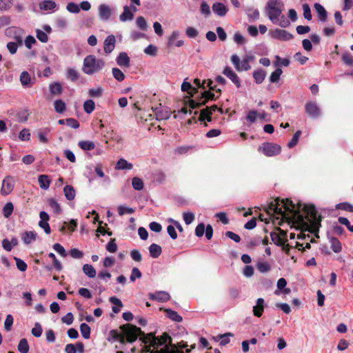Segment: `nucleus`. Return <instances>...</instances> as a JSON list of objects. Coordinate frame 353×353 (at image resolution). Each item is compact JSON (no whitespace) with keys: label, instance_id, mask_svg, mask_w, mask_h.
<instances>
[{"label":"nucleus","instance_id":"1","mask_svg":"<svg viewBox=\"0 0 353 353\" xmlns=\"http://www.w3.org/2000/svg\"><path fill=\"white\" fill-rule=\"evenodd\" d=\"M142 341L145 345L141 353H183L172 344L171 337L166 333L160 337L150 333L144 336Z\"/></svg>","mask_w":353,"mask_h":353},{"label":"nucleus","instance_id":"2","mask_svg":"<svg viewBox=\"0 0 353 353\" xmlns=\"http://www.w3.org/2000/svg\"><path fill=\"white\" fill-rule=\"evenodd\" d=\"M105 63L102 59H98L94 55H88L83 59L82 70L88 75L99 72L105 67Z\"/></svg>","mask_w":353,"mask_h":353},{"label":"nucleus","instance_id":"3","mask_svg":"<svg viewBox=\"0 0 353 353\" xmlns=\"http://www.w3.org/2000/svg\"><path fill=\"white\" fill-rule=\"evenodd\" d=\"M120 328L122 334L116 333L114 337L119 339L121 343L125 342V339H126L129 343L134 342L137 339L138 335L141 332L139 327L130 324L123 325L121 326Z\"/></svg>","mask_w":353,"mask_h":353},{"label":"nucleus","instance_id":"4","mask_svg":"<svg viewBox=\"0 0 353 353\" xmlns=\"http://www.w3.org/2000/svg\"><path fill=\"white\" fill-rule=\"evenodd\" d=\"M283 3L281 0H269L267 3L266 10L268 18L273 23L279 21L282 12Z\"/></svg>","mask_w":353,"mask_h":353},{"label":"nucleus","instance_id":"5","mask_svg":"<svg viewBox=\"0 0 353 353\" xmlns=\"http://www.w3.org/2000/svg\"><path fill=\"white\" fill-rule=\"evenodd\" d=\"M282 203H279V201L276 200L274 202L270 203V208L273 211V212L278 215L284 216L285 212L283 210L284 208L286 211H288L291 213L296 215L298 212L295 209V205L289 200L282 201Z\"/></svg>","mask_w":353,"mask_h":353},{"label":"nucleus","instance_id":"6","mask_svg":"<svg viewBox=\"0 0 353 353\" xmlns=\"http://www.w3.org/2000/svg\"><path fill=\"white\" fill-rule=\"evenodd\" d=\"M258 150L262 152L267 157H273L281 152V148L276 143L267 142L260 145Z\"/></svg>","mask_w":353,"mask_h":353},{"label":"nucleus","instance_id":"7","mask_svg":"<svg viewBox=\"0 0 353 353\" xmlns=\"http://www.w3.org/2000/svg\"><path fill=\"white\" fill-rule=\"evenodd\" d=\"M305 112L312 119H317L321 115V108L316 102H307L305 105Z\"/></svg>","mask_w":353,"mask_h":353},{"label":"nucleus","instance_id":"8","mask_svg":"<svg viewBox=\"0 0 353 353\" xmlns=\"http://www.w3.org/2000/svg\"><path fill=\"white\" fill-rule=\"evenodd\" d=\"M303 210L307 215V220L312 225L316 227L320 225L321 219L317 217V212L314 205H305Z\"/></svg>","mask_w":353,"mask_h":353},{"label":"nucleus","instance_id":"9","mask_svg":"<svg viewBox=\"0 0 353 353\" xmlns=\"http://www.w3.org/2000/svg\"><path fill=\"white\" fill-rule=\"evenodd\" d=\"M98 12L100 20L108 21L114 13V9L108 4L101 3L98 7Z\"/></svg>","mask_w":353,"mask_h":353},{"label":"nucleus","instance_id":"10","mask_svg":"<svg viewBox=\"0 0 353 353\" xmlns=\"http://www.w3.org/2000/svg\"><path fill=\"white\" fill-rule=\"evenodd\" d=\"M137 11V8L134 5H130V6H125L123 12L119 16L120 21L122 22L132 21L134 18V14Z\"/></svg>","mask_w":353,"mask_h":353},{"label":"nucleus","instance_id":"11","mask_svg":"<svg viewBox=\"0 0 353 353\" xmlns=\"http://www.w3.org/2000/svg\"><path fill=\"white\" fill-rule=\"evenodd\" d=\"M14 187V181L10 176H6L2 181L1 194L3 196L10 194Z\"/></svg>","mask_w":353,"mask_h":353},{"label":"nucleus","instance_id":"12","mask_svg":"<svg viewBox=\"0 0 353 353\" xmlns=\"http://www.w3.org/2000/svg\"><path fill=\"white\" fill-rule=\"evenodd\" d=\"M215 94L210 90H205V85L200 83V107L205 104L209 100H214Z\"/></svg>","mask_w":353,"mask_h":353},{"label":"nucleus","instance_id":"13","mask_svg":"<svg viewBox=\"0 0 353 353\" xmlns=\"http://www.w3.org/2000/svg\"><path fill=\"white\" fill-rule=\"evenodd\" d=\"M23 30L20 28L11 27L8 28L6 30V34L9 36L11 34H13V39L15 40V43L18 44V46H22L23 44V37L22 33Z\"/></svg>","mask_w":353,"mask_h":353},{"label":"nucleus","instance_id":"14","mask_svg":"<svg viewBox=\"0 0 353 353\" xmlns=\"http://www.w3.org/2000/svg\"><path fill=\"white\" fill-rule=\"evenodd\" d=\"M199 103L196 102L194 100L188 99L186 102L185 107L181 109V112L186 114L189 112L190 114H194V115L197 114L198 111L196 110Z\"/></svg>","mask_w":353,"mask_h":353},{"label":"nucleus","instance_id":"15","mask_svg":"<svg viewBox=\"0 0 353 353\" xmlns=\"http://www.w3.org/2000/svg\"><path fill=\"white\" fill-rule=\"evenodd\" d=\"M153 112L155 114L156 119L158 121L168 119L171 115V111L167 107L156 108Z\"/></svg>","mask_w":353,"mask_h":353},{"label":"nucleus","instance_id":"16","mask_svg":"<svg viewBox=\"0 0 353 353\" xmlns=\"http://www.w3.org/2000/svg\"><path fill=\"white\" fill-rule=\"evenodd\" d=\"M40 221L39 222V225L42 229H43L44 232L49 234L51 232V229L48 221H49L50 216L45 211H41L39 213Z\"/></svg>","mask_w":353,"mask_h":353},{"label":"nucleus","instance_id":"17","mask_svg":"<svg viewBox=\"0 0 353 353\" xmlns=\"http://www.w3.org/2000/svg\"><path fill=\"white\" fill-rule=\"evenodd\" d=\"M217 109V106L215 105H212L210 108L206 107L203 110H200V123L202 122L204 123V125L207 126L205 123V120L208 121H211L210 114L213 111H215Z\"/></svg>","mask_w":353,"mask_h":353},{"label":"nucleus","instance_id":"18","mask_svg":"<svg viewBox=\"0 0 353 353\" xmlns=\"http://www.w3.org/2000/svg\"><path fill=\"white\" fill-rule=\"evenodd\" d=\"M39 8L48 12H54L58 10V6L54 1L44 0L39 3Z\"/></svg>","mask_w":353,"mask_h":353},{"label":"nucleus","instance_id":"19","mask_svg":"<svg viewBox=\"0 0 353 353\" xmlns=\"http://www.w3.org/2000/svg\"><path fill=\"white\" fill-rule=\"evenodd\" d=\"M223 74L228 77L236 86V88L241 87V81L237 74L232 70V69L226 66L223 71Z\"/></svg>","mask_w":353,"mask_h":353},{"label":"nucleus","instance_id":"20","mask_svg":"<svg viewBox=\"0 0 353 353\" xmlns=\"http://www.w3.org/2000/svg\"><path fill=\"white\" fill-rule=\"evenodd\" d=\"M272 37L281 41H289L293 38V35L291 33L281 29H276L273 32Z\"/></svg>","mask_w":353,"mask_h":353},{"label":"nucleus","instance_id":"21","mask_svg":"<svg viewBox=\"0 0 353 353\" xmlns=\"http://www.w3.org/2000/svg\"><path fill=\"white\" fill-rule=\"evenodd\" d=\"M212 9L215 14L221 17H225L228 12V7L221 2L214 3L212 6Z\"/></svg>","mask_w":353,"mask_h":353},{"label":"nucleus","instance_id":"22","mask_svg":"<svg viewBox=\"0 0 353 353\" xmlns=\"http://www.w3.org/2000/svg\"><path fill=\"white\" fill-rule=\"evenodd\" d=\"M116 39L112 34L108 35L103 43L104 52L106 54H110L113 51L115 47Z\"/></svg>","mask_w":353,"mask_h":353},{"label":"nucleus","instance_id":"23","mask_svg":"<svg viewBox=\"0 0 353 353\" xmlns=\"http://www.w3.org/2000/svg\"><path fill=\"white\" fill-rule=\"evenodd\" d=\"M148 296L150 300L159 302L167 301L170 298V294L165 291H158L155 293H150Z\"/></svg>","mask_w":353,"mask_h":353},{"label":"nucleus","instance_id":"24","mask_svg":"<svg viewBox=\"0 0 353 353\" xmlns=\"http://www.w3.org/2000/svg\"><path fill=\"white\" fill-rule=\"evenodd\" d=\"M205 234L207 240H210L213 236V228L211 225L207 226L204 223H200V237Z\"/></svg>","mask_w":353,"mask_h":353},{"label":"nucleus","instance_id":"25","mask_svg":"<svg viewBox=\"0 0 353 353\" xmlns=\"http://www.w3.org/2000/svg\"><path fill=\"white\" fill-rule=\"evenodd\" d=\"M116 61L119 66L128 68L130 66V59L126 52H122L119 53Z\"/></svg>","mask_w":353,"mask_h":353},{"label":"nucleus","instance_id":"26","mask_svg":"<svg viewBox=\"0 0 353 353\" xmlns=\"http://www.w3.org/2000/svg\"><path fill=\"white\" fill-rule=\"evenodd\" d=\"M179 36H180V32L178 30L172 32V33L170 35L169 40H168V45L170 46H177V47H180V46H183V41L178 40Z\"/></svg>","mask_w":353,"mask_h":353},{"label":"nucleus","instance_id":"27","mask_svg":"<svg viewBox=\"0 0 353 353\" xmlns=\"http://www.w3.org/2000/svg\"><path fill=\"white\" fill-rule=\"evenodd\" d=\"M265 301L263 298H259L256 300V305L253 307V314L256 317L262 316L264 310Z\"/></svg>","mask_w":353,"mask_h":353},{"label":"nucleus","instance_id":"28","mask_svg":"<svg viewBox=\"0 0 353 353\" xmlns=\"http://www.w3.org/2000/svg\"><path fill=\"white\" fill-rule=\"evenodd\" d=\"M314 6L318 14L319 20L322 22L326 21L327 18V12L324 7L319 3H314Z\"/></svg>","mask_w":353,"mask_h":353},{"label":"nucleus","instance_id":"29","mask_svg":"<svg viewBox=\"0 0 353 353\" xmlns=\"http://www.w3.org/2000/svg\"><path fill=\"white\" fill-rule=\"evenodd\" d=\"M164 312H165L166 316L174 322L180 323L183 321L182 316L172 309H164Z\"/></svg>","mask_w":353,"mask_h":353},{"label":"nucleus","instance_id":"30","mask_svg":"<svg viewBox=\"0 0 353 353\" xmlns=\"http://www.w3.org/2000/svg\"><path fill=\"white\" fill-rule=\"evenodd\" d=\"M37 234L34 231H27L22 234L21 239L25 244H30L36 240Z\"/></svg>","mask_w":353,"mask_h":353},{"label":"nucleus","instance_id":"31","mask_svg":"<svg viewBox=\"0 0 353 353\" xmlns=\"http://www.w3.org/2000/svg\"><path fill=\"white\" fill-rule=\"evenodd\" d=\"M148 250L151 257L154 259L158 258L162 253L161 247L156 243H152Z\"/></svg>","mask_w":353,"mask_h":353},{"label":"nucleus","instance_id":"32","mask_svg":"<svg viewBox=\"0 0 353 353\" xmlns=\"http://www.w3.org/2000/svg\"><path fill=\"white\" fill-rule=\"evenodd\" d=\"M50 132V128H43L38 130L37 136L41 143H47L49 141L47 136Z\"/></svg>","mask_w":353,"mask_h":353},{"label":"nucleus","instance_id":"33","mask_svg":"<svg viewBox=\"0 0 353 353\" xmlns=\"http://www.w3.org/2000/svg\"><path fill=\"white\" fill-rule=\"evenodd\" d=\"M20 81L23 87L30 88L32 86L30 75L26 71H23L21 73Z\"/></svg>","mask_w":353,"mask_h":353},{"label":"nucleus","instance_id":"34","mask_svg":"<svg viewBox=\"0 0 353 353\" xmlns=\"http://www.w3.org/2000/svg\"><path fill=\"white\" fill-rule=\"evenodd\" d=\"M39 186L43 190H48L50 187L51 181L48 175L42 174L38 178Z\"/></svg>","mask_w":353,"mask_h":353},{"label":"nucleus","instance_id":"35","mask_svg":"<svg viewBox=\"0 0 353 353\" xmlns=\"http://www.w3.org/2000/svg\"><path fill=\"white\" fill-rule=\"evenodd\" d=\"M266 77V72L263 69H259L253 72V78L257 84L261 83Z\"/></svg>","mask_w":353,"mask_h":353},{"label":"nucleus","instance_id":"36","mask_svg":"<svg viewBox=\"0 0 353 353\" xmlns=\"http://www.w3.org/2000/svg\"><path fill=\"white\" fill-rule=\"evenodd\" d=\"M83 273L90 279L94 278L97 275V271L90 264H85L83 265Z\"/></svg>","mask_w":353,"mask_h":353},{"label":"nucleus","instance_id":"37","mask_svg":"<svg viewBox=\"0 0 353 353\" xmlns=\"http://www.w3.org/2000/svg\"><path fill=\"white\" fill-rule=\"evenodd\" d=\"M330 243L331 244V249L334 252L339 253L341 251V243L339 241L338 239L332 236L330 238Z\"/></svg>","mask_w":353,"mask_h":353},{"label":"nucleus","instance_id":"38","mask_svg":"<svg viewBox=\"0 0 353 353\" xmlns=\"http://www.w3.org/2000/svg\"><path fill=\"white\" fill-rule=\"evenodd\" d=\"M79 147L85 151H90L95 148V144L92 141H80L78 143Z\"/></svg>","mask_w":353,"mask_h":353},{"label":"nucleus","instance_id":"39","mask_svg":"<svg viewBox=\"0 0 353 353\" xmlns=\"http://www.w3.org/2000/svg\"><path fill=\"white\" fill-rule=\"evenodd\" d=\"M63 192L65 198L69 201L73 200L75 197V190L72 185H65L63 188Z\"/></svg>","mask_w":353,"mask_h":353},{"label":"nucleus","instance_id":"40","mask_svg":"<svg viewBox=\"0 0 353 353\" xmlns=\"http://www.w3.org/2000/svg\"><path fill=\"white\" fill-rule=\"evenodd\" d=\"M133 168L132 163H128L124 159H120L116 165L115 168L117 170H131Z\"/></svg>","mask_w":353,"mask_h":353},{"label":"nucleus","instance_id":"41","mask_svg":"<svg viewBox=\"0 0 353 353\" xmlns=\"http://www.w3.org/2000/svg\"><path fill=\"white\" fill-rule=\"evenodd\" d=\"M49 90L52 94H60L62 92V85L59 82H54L49 85Z\"/></svg>","mask_w":353,"mask_h":353},{"label":"nucleus","instance_id":"42","mask_svg":"<svg viewBox=\"0 0 353 353\" xmlns=\"http://www.w3.org/2000/svg\"><path fill=\"white\" fill-rule=\"evenodd\" d=\"M80 332L82 336L85 339H88L90 337L91 329L90 327L85 323H83L80 325Z\"/></svg>","mask_w":353,"mask_h":353},{"label":"nucleus","instance_id":"43","mask_svg":"<svg viewBox=\"0 0 353 353\" xmlns=\"http://www.w3.org/2000/svg\"><path fill=\"white\" fill-rule=\"evenodd\" d=\"M48 203L49 206L52 209L54 213L61 214V208L59 203L54 198H50L48 201Z\"/></svg>","mask_w":353,"mask_h":353},{"label":"nucleus","instance_id":"44","mask_svg":"<svg viewBox=\"0 0 353 353\" xmlns=\"http://www.w3.org/2000/svg\"><path fill=\"white\" fill-rule=\"evenodd\" d=\"M95 108V103L92 99H88L83 103V110L87 114L92 113Z\"/></svg>","mask_w":353,"mask_h":353},{"label":"nucleus","instance_id":"45","mask_svg":"<svg viewBox=\"0 0 353 353\" xmlns=\"http://www.w3.org/2000/svg\"><path fill=\"white\" fill-rule=\"evenodd\" d=\"M17 348L21 353H28L30 349L28 341L26 339H21Z\"/></svg>","mask_w":353,"mask_h":353},{"label":"nucleus","instance_id":"46","mask_svg":"<svg viewBox=\"0 0 353 353\" xmlns=\"http://www.w3.org/2000/svg\"><path fill=\"white\" fill-rule=\"evenodd\" d=\"M232 336H233L232 334L228 332V333H225L223 334H220V335L217 336L216 340L219 339L220 341V345L222 346H224L230 343V337Z\"/></svg>","mask_w":353,"mask_h":353},{"label":"nucleus","instance_id":"47","mask_svg":"<svg viewBox=\"0 0 353 353\" xmlns=\"http://www.w3.org/2000/svg\"><path fill=\"white\" fill-rule=\"evenodd\" d=\"M103 89L99 86L94 88H90L88 90V94L90 97L98 98L103 94Z\"/></svg>","mask_w":353,"mask_h":353},{"label":"nucleus","instance_id":"48","mask_svg":"<svg viewBox=\"0 0 353 353\" xmlns=\"http://www.w3.org/2000/svg\"><path fill=\"white\" fill-rule=\"evenodd\" d=\"M14 205L11 202H8L3 208V214L6 218H8L13 212Z\"/></svg>","mask_w":353,"mask_h":353},{"label":"nucleus","instance_id":"49","mask_svg":"<svg viewBox=\"0 0 353 353\" xmlns=\"http://www.w3.org/2000/svg\"><path fill=\"white\" fill-rule=\"evenodd\" d=\"M283 71L281 68H276L274 72H272L270 76V81L271 83H276L279 81L280 77L282 74Z\"/></svg>","mask_w":353,"mask_h":353},{"label":"nucleus","instance_id":"50","mask_svg":"<svg viewBox=\"0 0 353 353\" xmlns=\"http://www.w3.org/2000/svg\"><path fill=\"white\" fill-rule=\"evenodd\" d=\"M270 237L274 243L278 246L284 245L285 242H283L281 236L275 232H272L270 233Z\"/></svg>","mask_w":353,"mask_h":353},{"label":"nucleus","instance_id":"51","mask_svg":"<svg viewBox=\"0 0 353 353\" xmlns=\"http://www.w3.org/2000/svg\"><path fill=\"white\" fill-rule=\"evenodd\" d=\"M54 107L58 113H63L65 110V103L61 99H57L54 102Z\"/></svg>","mask_w":353,"mask_h":353},{"label":"nucleus","instance_id":"52","mask_svg":"<svg viewBox=\"0 0 353 353\" xmlns=\"http://www.w3.org/2000/svg\"><path fill=\"white\" fill-rule=\"evenodd\" d=\"M136 24L141 30L146 31L148 30V26L143 17H138L136 19Z\"/></svg>","mask_w":353,"mask_h":353},{"label":"nucleus","instance_id":"53","mask_svg":"<svg viewBox=\"0 0 353 353\" xmlns=\"http://www.w3.org/2000/svg\"><path fill=\"white\" fill-rule=\"evenodd\" d=\"M30 130L28 128L22 129L19 134V139L21 141H28L30 139Z\"/></svg>","mask_w":353,"mask_h":353},{"label":"nucleus","instance_id":"54","mask_svg":"<svg viewBox=\"0 0 353 353\" xmlns=\"http://www.w3.org/2000/svg\"><path fill=\"white\" fill-rule=\"evenodd\" d=\"M257 270L261 272L265 273L270 270L271 266L268 262H258L256 264Z\"/></svg>","mask_w":353,"mask_h":353},{"label":"nucleus","instance_id":"55","mask_svg":"<svg viewBox=\"0 0 353 353\" xmlns=\"http://www.w3.org/2000/svg\"><path fill=\"white\" fill-rule=\"evenodd\" d=\"M112 75L114 78L118 81H123L125 79V74L120 69L117 68H112Z\"/></svg>","mask_w":353,"mask_h":353},{"label":"nucleus","instance_id":"56","mask_svg":"<svg viewBox=\"0 0 353 353\" xmlns=\"http://www.w3.org/2000/svg\"><path fill=\"white\" fill-rule=\"evenodd\" d=\"M67 78L72 81H76L79 77V73L73 68H69L67 71Z\"/></svg>","mask_w":353,"mask_h":353},{"label":"nucleus","instance_id":"57","mask_svg":"<svg viewBox=\"0 0 353 353\" xmlns=\"http://www.w3.org/2000/svg\"><path fill=\"white\" fill-rule=\"evenodd\" d=\"M14 259L16 261L17 268L19 271H21V272L26 271L28 265L24 261H23L22 259H21L17 256H14Z\"/></svg>","mask_w":353,"mask_h":353},{"label":"nucleus","instance_id":"58","mask_svg":"<svg viewBox=\"0 0 353 353\" xmlns=\"http://www.w3.org/2000/svg\"><path fill=\"white\" fill-rule=\"evenodd\" d=\"M132 185L134 190H141L143 188V182L139 177H134L132 181Z\"/></svg>","mask_w":353,"mask_h":353},{"label":"nucleus","instance_id":"59","mask_svg":"<svg viewBox=\"0 0 353 353\" xmlns=\"http://www.w3.org/2000/svg\"><path fill=\"white\" fill-rule=\"evenodd\" d=\"M36 37L42 43H47L48 41V36L46 32L40 29L36 30Z\"/></svg>","mask_w":353,"mask_h":353},{"label":"nucleus","instance_id":"60","mask_svg":"<svg viewBox=\"0 0 353 353\" xmlns=\"http://www.w3.org/2000/svg\"><path fill=\"white\" fill-rule=\"evenodd\" d=\"M336 209L353 212V205L347 202L340 203L336 205Z\"/></svg>","mask_w":353,"mask_h":353},{"label":"nucleus","instance_id":"61","mask_svg":"<svg viewBox=\"0 0 353 353\" xmlns=\"http://www.w3.org/2000/svg\"><path fill=\"white\" fill-rule=\"evenodd\" d=\"M301 134V130H298L294 133L293 137L292 138L290 141L288 143V148H292L297 144Z\"/></svg>","mask_w":353,"mask_h":353},{"label":"nucleus","instance_id":"62","mask_svg":"<svg viewBox=\"0 0 353 353\" xmlns=\"http://www.w3.org/2000/svg\"><path fill=\"white\" fill-rule=\"evenodd\" d=\"M134 212V210L132 208H129L125 205H119L118 207V213L120 216H123L125 214H132Z\"/></svg>","mask_w":353,"mask_h":353},{"label":"nucleus","instance_id":"63","mask_svg":"<svg viewBox=\"0 0 353 353\" xmlns=\"http://www.w3.org/2000/svg\"><path fill=\"white\" fill-rule=\"evenodd\" d=\"M66 9L68 12L74 14H77L80 12L79 5L73 2L68 3L66 6Z\"/></svg>","mask_w":353,"mask_h":353},{"label":"nucleus","instance_id":"64","mask_svg":"<svg viewBox=\"0 0 353 353\" xmlns=\"http://www.w3.org/2000/svg\"><path fill=\"white\" fill-rule=\"evenodd\" d=\"M342 60L347 65L353 66V57L350 53H344Z\"/></svg>","mask_w":353,"mask_h":353}]
</instances>
